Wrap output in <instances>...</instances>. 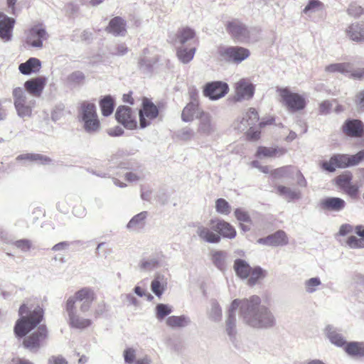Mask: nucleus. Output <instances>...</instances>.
I'll return each instance as SVG.
<instances>
[{
    "label": "nucleus",
    "instance_id": "obj_21",
    "mask_svg": "<svg viewBox=\"0 0 364 364\" xmlns=\"http://www.w3.org/2000/svg\"><path fill=\"white\" fill-rule=\"evenodd\" d=\"M105 31L115 36H124L127 33L126 21L120 16H115L109 21Z\"/></svg>",
    "mask_w": 364,
    "mask_h": 364
},
{
    "label": "nucleus",
    "instance_id": "obj_42",
    "mask_svg": "<svg viewBox=\"0 0 364 364\" xmlns=\"http://www.w3.org/2000/svg\"><path fill=\"white\" fill-rule=\"evenodd\" d=\"M326 334L331 342L337 346L342 347L346 344V341L341 335L331 328L326 329Z\"/></svg>",
    "mask_w": 364,
    "mask_h": 364
},
{
    "label": "nucleus",
    "instance_id": "obj_59",
    "mask_svg": "<svg viewBox=\"0 0 364 364\" xmlns=\"http://www.w3.org/2000/svg\"><path fill=\"white\" fill-rule=\"evenodd\" d=\"M15 245L23 251H28L31 247V242L28 240H20L15 242Z\"/></svg>",
    "mask_w": 364,
    "mask_h": 364
},
{
    "label": "nucleus",
    "instance_id": "obj_25",
    "mask_svg": "<svg viewBox=\"0 0 364 364\" xmlns=\"http://www.w3.org/2000/svg\"><path fill=\"white\" fill-rule=\"evenodd\" d=\"M197 235L202 240L209 243H218L220 241V236L215 232L210 225V228L199 225L197 228Z\"/></svg>",
    "mask_w": 364,
    "mask_h": 364
},
{
    "label": "nucleus",
    "instance_id": "obj_36",
    "mask_svg": "<svg viewBox=\"0 0 364 364\" xmlns=\"http://www.w3.org/2000/svg\"><path fill=\"white\" fill-rule=\"evenodd\" d=\"M195 36V31L189 27L181 28L178 29L176 33V38L182 45L185 44L188 41L193 39Z\"/></svg>",
    "mask_w": 364,
    "mask_h": 364
},
{
    "label": "nucleus",
    "instance_id": "obj_32",
    "mask_svg": "<svg viewBox=\"0 0 364 364\" xmlns=\"http://www.w3.org/2000/svg\"><path fill=\"white\" fill-rule=\"evenodd\" d=\"M18 161L27 160L29 161H35L41 164H48L51 162L50 158L40 154H23L17 156Z\"/></svg>",
    "mask_w": 364,
    "mask_h": 364
},
{
    "label": "nucleus",
    "instance_id": "obj_52",
    "mask_svg": "<svg viewBox=\"0 0 364 364\" xmlns=\"http://www.w3.org/2000/svg\"><path fill=\"white\" fill-rule=\"evenodd\" d=\"M350 166H356L364 161V149L358 151L354 155H348Z\"/></svg>",
    "mask_w": 364,
    "mask_h": 364
},
{
    "label": "nucleus",
    "instance_id": "obj_9",
    "mask_svg": "<svg viewBox=\"0 0 364 364\" xmlns=\"http://www.w3.org/2000/svg\"><path fill=\"white\" fill-rule=\"evenodd\" d=\"M14 106L21 117H29L32 112V106L27 102L26 95L21 87H16L13 90Z\"/></svg>",
    "mask_w": 364,
    "mask_h": 364
},
{
    "label": "nucleus",
    "instance_id": "obj_40",
    "mask_svg": "<svg viewBox=\"0 0 364 364\" xmlns=\"http://www.w3.org/2000/svg\"><path fill=\"white\" fill-rule=\"evenodd\" d=\"M277 192L278 194L285 197L288 200L298 199L299 198L301 194L299 191L281 185L277 187Z\"/></svg>",
    "mask_w": 364,
    "mask_h": 364
},
{
    "label": "nucleus",
    "instance_id": "obj_6",
    "mask_svg": "<svg viewBox=\"0 0 364 364\" xmlns=\"http://www.w3.org/2000/svg\"><path fill=\"white\" fill-rule=\"evenodd\" d=\"M218 52L223 60L235 63H241L250 55L248 49L240 46H221L218 48Z\"/></svg>",
    "mask_w": 364,
    "mask_h": 364
},
{
    "label": "nucleus",
    "instance_id": "obj_50",
    "mask_svg": "<svg viewBox=\"0 0 364 364\" xmlns=\"http://www.w3.org/2000/svg\"><path fill=\"white\" fill-rule=\"evenodd\" d=\"M246 120L247 125L255 124L259 120V115L255 108H250L246 114V117L243 118Z\"/></svg>",
    "mask_w": 364,
    "mask_h": 364
},
{
    "label": "nucleus",
    "instance_id": "obj_4",
    "mask_svg": "<svg viewBox=\"0 0 364 364\" xmlns=\"http://www.w3.org/2000/svg\"><path fill=\"white\" fill-rule=\"evenodd\" d=\"M280 102L291 112L303 110L306 106V99L303 95L291 91L288 87L278 88Z\"/></svg>",
    "mask_w": 364,
    "mask_h": 364
},
{
    "label": "nucleus",
    "instance_id": "obj_11",
    "mask_svg": "<svg viewBox=\"0 0 364 364\" xmlns=\"http://www.w3.org/2000/svg\"><path fill=\"white\" fill-rule=\"evenodd\" d=\"M115 118L119 123L127 129H134L137 126L136 117L132 109L127 106L121 105L118 107L115 112Z\"/></svg>",
    "mask_w": 364,
    "mask_h": 364
},
{
    "label": "nucleus",
    "instance_id": "obj_24",
    "mask_svg": "<svg viewBox=\"0 0 364 364\" xmlns=\"http://www.w3.org/2000/svg\"><path fill=\"white\" fill-rule=\"evenodd\" d=\"M257 242L266 245L282 246L288 243V238L284 231L279 230L267 237L259 239Z\"/></svg>",
    "mask_w": 364,
    "mask_h": 364
},
{
    "label": "nucleus",
    "instance_id": "obj_14",
    "mask_svg": "<svg viewBox=\"0 0 364 364\" xmlns=\"http://www.w3.org/2000/svg\"><path fill=\"white\" fill-rule=\"evenodd\" d=\"M209 225L217 233L223 237L233 239L236 237L235 228L229 223L219 218L211 219Z\"/></svg>",
    "mask_w": 364,
    "mask_h": 364
},
{
    "label": "nucleus",
    "instance_id": "obj_44",
    "mask_svg": "<svg viewBox=\"0 0 364 364\" xmlns=\"http://www.w3.org/2000/svg\"><path fill=\"white\" fill-rule=\"evenodd\" d=\"M216 211L222 215H229L231 212V206L227 200L223 198H218L215 201Z\"/></svg>",
    "mask_w": 364,
    "mask_h": 364
},
{
    "label": "nucleus",
    "instance_id": "obj_53",
    "mask_svg": "<svg viewBox=\"0 0 364 364\" xmlns=\"http://www.w3.org/2000/svg\"><path fill=\"white\" fill-rule=\"evenodd\" d=\"M350 166H356L364 161V149L358 151L354 155H348Z\"/></svg>",
    "mask_w": 364,
    "mask_h": 364
},
{
    "label": "nucleus",
    "instance_id": "obj_54",
    "mask_svg": "<svg viewBox=\"0 0 364 364\" xmlns=\"http://www.w3.org/2000/svg\"><path fill=\"white\" fill-rule=\"evenodd\" d=\"M346 243L351 248H363L364 247V242L360 238L355 236H350L347 239Z\"/></svg>",
    "mask_w": 364,
    "mask_h": 364
},
{
    "label": "nucleus",
    "instance_id": "obj_22",
    "mask_svg": "<svg viewBox=\"0 0 364 364\" xmlns=\"http://www.w3.org/2000/svg\"><path fill=\"white\" fill-rule=\"evenodd\" d=\"M15 20L0 12V38L4 41L11 39Z\"/></svg>",
    "mask_w": 364,
    "mask_h": 364
},
{
    "label": "nucleus",
    "instance_id": "obj_2",
    "mask_svg": "<svg viewBox=\"0 0 364 364\" xmlns=\"http://www.w3.org/2000/svg\"><path fill=\"white\" fill-rule=\"evenodd\" d=\"M18 314L21 317L16 321L14 331L17 337L22 338L43 321L44 309L40 305L29 308L23 304L19 307Z\"/></svg>",
    "mask_w": 364,
    "mask_h": 364
},
{
    "label": "nucleus",
    "instance_id": "obj_15",
    "mask_svg": "<svg viewBox=\"0 0 364 364\" xmlns=\"http://www.w3.org/2000/svg\"><path fill=\"white\" fill-rule=\"evenodd\" d=\"M323 169L329 172H333L336 168H344L350 166L348 154H334L329 161L321 163Z\"/></svg>",
    "mask_w": 364,
    "mask_h": 364
},
{
    "label": "nucleus",
    "instance_id": "obj_57",
    "mask_svg": "<svg viewBox=\"0 0 364 364\" xmlns=\"http://www.w3.org/2000/svg\"><path fill=\"white\" fill-rule=\"evenodd\" d=\"M321 284V282L318 278H311L306 283V290L308 292H314L316 287Z\"/></svg>",
    "mask_w": 364,
    "mask_h": 364
},
{
    "label": "nucleus",
    "instance_id": "obj_47",
    "mask_svg": "<svg viewBox=\"0 0 364 364\" xmlns=\"http://www.w3.org/2000/svg\"><path fill=\"white\" fill-rule=\"evenodd\" d=\"M172 311L170 306L166 304H159L156 307V316L159 320H162L165 316L169 315Z\"/></svg>",
    "mask_w": 364,
    "mask_h": 364
},
{
    "label": "nucleus",
    "instance_id": "obj_39",
    "mask_svg": "<svg viewBox=\"0 0 364 364\" xmlns=\"http://www.w3.org/2000/svg\"><path fill=\"white\" fill-rule=\"evenodd\" d=\"M196 117L200 120L199 131L203 133H209L211 131L210 117L208 113L203 111L198 112Z\"/></svg>",
    "mask_w": 364,
    "mask_h": 364
},
{
    "label": "nucleus",
    "instance_id": "obj_35",
    "mask_svg": "<svg viewBox=\"0 0 364 364\" xmlns=\"http://www.w3.org/2000/svg\"><path fill=\"white\" fill-rule=\"evenodd\" d=\"M352 68V65L350 63H339L327 65L325 70L330 73H340L344 74L351 72Z\"/></svg>",
    "mask_w": 364,
    "mask_h": 364
},
{
    "label": "nucleus",
    "instance_id": "obj_16",
    "mask_svg": "<svg viewBox=\"0 0 364 364\" xmlns=\"http://www.w3.org/2000/svg\"><path fill=\"white\" fill-rule=\"evenodd\" d=\"M343 133L350 137L359 138L364 134V124L359 119H348L342 126Z\"/></svg>",
    "mask_w": 364,
    "mask_h": 364
},
{
    "label": "nucleus",
    "instance_id": "obj_37",
    "mask_svg": "<svg viewBox=\"0 0 364 364\" xmlns=\"http://www.w3.org/2000/svg\"><path fill=\"white\" fill-rule=\"evenodd\" d=\"M265 276L264 272L259 267H252L248 275L247 284L249 286L255 285L260 279Z\"/></svg>",
    "mask_w": 364,
    "mask_h": 364
},
{
    "label": "nucleus",
    "instance_id": "obj_60",
    "mask_svg": "<svg viewBox=\"0 0 364 364\" xmlns=\"http://www.w3.org/2000/svg\"><path fill=\"white\" fill-rule=\"evenodd\" d=\"M261 132L259 131H254L251 128L246 132V139L248 141H257L260 138Z\"/></svg>",
    "mask_w": 364,
    "mask_h": 364
},
{
    "label": "nucleus",
    "instance_id": "obj_29",
    "mask_svg": "<svg viewBox=\"0 0 364 364\" xmlns=\"http://www.w3.org/2000/svg\"><path fill=\"white\" fill-rule=\"evenodd\" d=\"M201 110L199 109L198 102H190L183 109L181 114V118L184 122H191L194 119L196 114H198V112Z\"/></svg>",
    "mask_w": 364,
    "mask_h": 364
},
{
    "label": "nucleus",
    "instance_id": "obj_3",
    "mask_svg": "<svg viewBox=\"0 0 364 364\" xmlns=\"http://www.w3.org/2000/svg\"><path fill=\"white\" fill-rule=\"evenodd\" d=\"M79 114L84 122V129L87 132H97L100 127L96 106L88 101L82 102L78 107Z\"/></svg>",
    "mask_w": 364,
    "mask_h": 364
},
{
    "label": "nucleus",
    "instance_id": "obj_48",
    "mask_svg": "<svg viewBox=\"0 0 364 364\" xmlns=\"http://www.w3.org/2000/svg\"><path fill=\"white\" fill-rule=\"evenodd\" d=\"M151 287L152 291L160 297L165 289L166 284L160 281V277H157L152 281Z\"/></svg>",
    "mask_w": 364,
    "mask_h": 364
},
{
    "label": "nucleus",
    "instance_id": "obj_38",
    "mask_svg": "<svg viewBox=\"0 0 364 364\" xmlns=\"http://www.w3.org/2000/svg\"><path fill=\"white\" fill-rule=\"evenodd\" d=\"M285 153L284 149L259 146L257 151V156H263L266 157H275L283 155Z\"/></svg>",
    "mask_w": 364,
    "mask_h": 364
},
{
    "label": "nucleus",
    "instance_id": "obj_62",
    "mask_svg": "<svg viewBox=\"0 0 364 364\" xmlns=\"http://www.w3.org/2000/svg\"><path fill=\"white\" fill-rule=\"evenodd\" d=\"M344 192L346 193L351 197H356L358 193V187L356 185L350 183L347 188L343 189Z\"/></svg>",
    "mask_w": 364,
    "mask_h": 364
},
{
    "label": "nucleus",
    "instance_id": "obj_33",
    "mask_svg": "<svg viewBox=\"0 0 364 364\" xmlns=\"http://www.w3.org/2000/svg\"><path fill=\"white\" fill-rule=\"evenodd\" d=\"M345 351L352 356L364 355V343L359 342H350L344 345Z\"/></svg>",
    "mask_w": 364,
    "mask_h": 364
},
{
    "label": "nucleus",
    "instance_id": "obj_45",
    "mask_svg": "<svg viewBox=\"0 0 364 364\" xmlns=\"http://www.w3.org/2000/svg\"><path fill=\"white\" fill-rule=\"evenodd\" d=\"M353 176L351 173L346 172L343 174L338 176L336 178V183L343 190L347 188V186L351 183Z\"/></svg>",
    "mask_w": 364,
    "mask_h": 364
},
{
    "label": "nucleus",
    "instance_id": "obj_28",
    "mask_svg": "<svg viewBox=\"0 0 364 364\" xmlns=\"http://www.w3.org/2000/svg\"><path fill=\"white\" fill-rule=\"evenodd\" d=\"M41 69V62L36 58H30L25 63H21L18 65L19 72L26 75L38 73Z\"/></svg>",
    "mask_w": 364,
    "mask_h": 364
},
{
    "label": "nucleus",
    "instance_id": "obj_26",
    "mask_svg": "<svg viewBox=\"0 0 364 364\" xmlns=\"http://www.w3.org/2000/svg\"><path fill=\"white\" fill-rule=\"evenodd\" d=\"M319 205L323 210L337 212L344 208L346 202L340 198L329 197L321 200Z\"/></svg>",
    "mask_w": 364,
    "mask_h": 364
},
{
    "label": "nucleus",
    "instance_id": "obj_64",
    "mask_svg": "<svg viewBox=\"0 0 364 364\" xmlns=\"http://www.w3.org/2000/svg\"><path fill=\"white\" fill-rule=\"evenodd\" d=\"M48 364H68V362L62 356H53L48 360Z\"/></svg>",
    "mask_w": 364,
    "mask_h": 364
},
{
    "label": "nucleus",
    "instance_id": "obj_63",
    "mask_svg": "<svg viewBox=\"0 0 364 364\" xmlns=\"http://www.w3.org/2000/svg\"><path fill=\"white\" fill-rule=\"evenodd\" d=\"M355 104L360 109L364 111V90L357 94Z\"/></svg>",
    "mask_w": 364,
    "mask_h": 364
},
{
    "label": "nucleus",
    "instance_id": "obj_13",
    "mask_svg": "<svg viewBox=\"0 0 364 364\" xmlns=\"http://www.w3.org/2000/svg\"><path fill=\"white\" fill-rule=\"evenodd\" d=\"M226 30L231 37L237 41H243L250 38V31L247 26L237 19L227 22Z\"/></svg>",
    "mask_w": 364,
    "mask_h": 364
},
{
    "label": "nucleus",
    "instance_id": "obj_34",
    "mask_svg": "<svg viewBox=\"0 0 364 364\" xmlns=\"http://www.w3.org/2000/svg\"><path fill=\"white\" fill-rule=\"evenodd\" d=\"M196 51V48L180 47L176 50V56L181 63H188L193 59Z\"/></svg>",
    "mask_w": 364,
    "mask_h": 364
},
{
    "label": "nucleus",
    "instance_id": "obj_43",
    "mask_svg": "<svg viewBox=\"0 0 364 364\" xmlns=\"http://www.w3.org/2000/svg\"><path fill=\"white\" fill-rule=\"evenodd\" d=\"M235 216L237 218V220H239L241 223V226L243 230H248L249 228H245V226L243 225V223H251V218L245 210L241 209V208H237L235 210Z\"/></svg>",
    "mask_w": 364,
    "mask_h": 364
},
{
    "label": "nucleus",
    "instance_id": "obj_56",
    "mask_svg": "<svg viewBox=\"0 0 364 364\" xmlns=\"http://www.w3.org/2000/svg\"><path fill=\"white\" fill-rule=\"evenodd\" d=\"M210 316L214 321L220 320L222 317V309L218 304L215 303L212 305Z\"/></svg>",
    "mask_w": 364,
    "mask_h": 364
},
{
    "label": "nucleus",
    "instance_id": "obj_61",
    "mask_svg": "<svg viewBox=\"0 0 364 364\" xmlns=\"http://www.w3.org/2000/svg\"><path fill=\"white\" fill-rule=\"evenodd\" d=\"M124 356L126 363H132L135 359V350L132 348H127L124 350Z\"/></svg>",
    "mask_w": 364,
    "mask_h": 364
},
{
    "label": "nucleus",
    "instance_id": "obj_55",
    "mask_svg": "<svg viewBox=\"0 0 364 364\" xmlns=\"http://www.w3.org/2000/svg\"><path fill=\"white\" fill-rule=\"evenodd\" d=\"M68 79L72 83L80 84L84 81L85 75L82 72L75 71L71 73Z\"/></svg>",
    "mask_w": 364,
    "mask_h": 364
},
{
    "label": "nucleus",
    "instance_id": "obj_58",
    "mask_svg": "<svg viewBox=\"0 0 364 364\" xmlns=\"http://www.w3.org/2000/svg\"><path fill=\"white\" fill-rule=\"evenodd\" d=\"M323 6V4L318 0H310L309 4L304 9V13H307L309 11H314Z\"/></svg>",
    "mask_w": 364,
    "mask_h": 364
},
{
    "label": "nucleus",
    "instance_id": "obj_18",
    "mask_svg": "<svg viewBox=\"0 0 364 364\" xmlns=\"http://www.w3.org/2000/svg\"><path fill=\"white\" fill-rule=\"evenodd\" d=\"M242 306V299H234L228 310V316L226 320V331L230 336L235 335L236 326L235 311L240 308V314L241 315V308Z\"/></svg>",
    "mask_w": 364,
    "mask_h": 364
},
{
    "label": "nucleus",
    "instance_id": "obj_7",
    "mask_svg": "<svg viewBox=\"0 0 364 364\" xmlns=\"http://www.w3.org/2000/svg\"><path fill=\"white\" fill-rule=\"evenodd\" d=\"M48 335L46 326L40 325L35 331L24 338L23 346L30 350H36L41 347L42 342L48 338Z\"/></svg>",
    "mask_w": 364,
    "mask_h": 364
},
{
    "label": "nucleus",
    "instance_id": "obj_12",
    "mask_svg": "<svg viewBox=\"0 0 364 364\" xmlns=\"http://www.w3.org/2000/svg\"><path fill=\"white\" fill-rule=\"evenodd\" d=\"M65 310L69 316L70 325L76 328H85L92 323L91 320L82 318L80 316L77 308L73 307V302L70 301L68 304H65Z\"/></svg>",
    "mask_w": 364,
    "mask_h": 364
},
{
    "label": "nucleus",
    "instance_id": "obj_1",
    "mask_svg": "<svg viewBox=\"0 0 364 364\" xmlns=\"http://www.w3.org/2000/svg\"><path fill=\"white\" fill-rule=\"evenodd\" d=\"M241 316L254 328H270L275 324L273 314L267 306L261 305V299L257 295L242 299Z\"/></svg>",
    "mask_w": 364,
    "mask_h": 364
},
{
    "label": "nucleus",
    "instance_id": "obj_31",
    "mask_svg": "<svg viewBox=\"0 0 364 364\" xmlns=\"http://www.w3.org/2000/svg\"><path fill=\"white\" fill-rule=\"evenodd\" d=\"M102 114L105 117L111 115L114 111L115 102L111 95H106L99 102Z\"/></svg>",
    "mask_w": 364,
    "mask_h": 364
},
{
    "label": "nucleus",
    "instance_id": "obj_23",
    "mask_svg": "<svg viewBox=\"0 0 364 364\" xmlns=\"http://www.w3.org/2000/svg\"><path fill=\"white\" fill-rule=\"evenodd\" d=\"M254 92V85L247 79H241L235 85V95L237 100L250 99Z\"/></svg>",
    "mask_w": 364,
    "mask_h": 364
},
{
    "label": "nucleus",
    "instance_id": "obj_30",
    "mask_svg": "<svg viewBox=\"0 0 364 364\" xmlns=\"http://www.w3.org/2000/svg\"><path fill=\"white\" fill-rule=\"evenodd\" d=\"M234 270L237 277L241 279H247L252 267L245 260L237 259L234 262Z\"/></svg>",
    "mask_w": 364,
    "mask_h": 364
},
{
    "label": "nucleus",
    "instance_id": "obj_8",
    "mask_svg": "<svg viewBox=\"0 0 364 364\" xmlns=\"http://www.w3.org/2000/svg\"><path fill=\"white\" fill-rule=\"evenodd\" d=\"M159 115L158 107L148 98L142 100V108L139 110V124L141 128L149 126L151 121Z\"/></svg>",
    "mask_w": 364,
    "mask_h": 364
},
{
    "label": "nucleus",
    "instance_id": "obj_20",
    "mask_svg": "<svg viewBox=\"0 0 364 364\" xmlns=\"http://www.w3.org/2000/svg\"><path fill=\"white\" fill-rule=\"evenodd\" d=\"M273 174L280 177H291V174H294V178L296 179V183L298 186L301 187H306L307 186V182L301 172L291 166H286L275 169Z\"/></svg>",
    "mask_w": 364,
    "mask_h": 364
},
{
    "label": "nucleus",
    "instance_id": "obj_51",
    "mask_svg": "<svg viewBox=\"0 0 364 364\" xmlns=\"http://www.w3.org/2000/svg\"><path fill=\"white\" fill-rule=\"evenodd\" d=\"M347 12L353 18H358L363 14V9L360 6L353 3L350 4Z\"/></svg>",
    "mask_w": 364,
    "mask_h": 364
},
{
    "label": "nucleus",
    "instance_id": "obj_27",
    "mask_svg": "<svg viewBox=\"0 0 364 364\" xmlns=\"http://www.w3.org/2000/svg\"><path fill=\"white\" fill-rule=\"evenodd\" d=\"M346 32L352 41L364 42V22L350 24L346 28Z\"/></svg>",
    "mask_w": 364,
    "mask_h": 364
},
{
    "label": "nucleus",
    "instance_id": "obj_10",
    "mask_svg": "<svg viewBox=\"0 0 364 364\" xmlns=\"http://www.w3.org/2000/svg\"><path fill=\"white\" fill-rule=\"evenodd\" d=\"M229 91V87L226 82L214 81L207 83L203 90V95L212 100H218L224 97Z\"/></svg>",
    "mask_w": 364,
    "mask_h": 364
},
{
    "label": "nucleus",
    "instance_id": "obj_41",
    "mask_svg": "<svg viewBox=\"0 0 364 364\" xmlns=\"http://www.w3.org/2000/svg\"><path fill=\"white\" fill-rule=\"evenodd\" d=\"M166 323L171 328H181L186 326L188 320L184 316H171L166 319Z\"/></svg>",
    "mask_w": 364,
    "mask_h": 364
},
{
    "label": "nucleus",
    "instance_id": "obj_5",
    "mask_svg": "<svg viewBox=\"0 0 364 364\" xmlns=\"http://www.w3.org/2000/svg\"><path fill=\"white\" fill-rule=\"evenodd\" d=\"M97 299V295L92 288L82 287L75 291L73 296H70L65 304H68L70 301L73 302V307H76V303L80 304L79 311L82 313L88 311L93 301Z\"/></svg>",
    "mask_w": 364,
    "mask_h": 364
},
{
    "label": "nucleus",
    "instance_id": "obj_19",
    "mask_svg": "<svg viewBox=\"0 0 364 364\" xmlns=\"http://www.w3.org/2000/svg\"><path fill=\"white\" fill-rule=\"evenodd\" d=\"M47 78L38 76L31 78L24 83L25 90L34 97H40L46 85Z\"/></svg>",
    "mask_w": 364,
    "mask_h": 364
},
{
    "label": "nucleus",
    "instance_id": "obj_49",
    "mask_svg": "<svg viewBox=\"0 0 364 364\" xmlns=\"http://www.w3.org/2000/svg\"><path fill=\"white\" fill-rule=\"evenodd\" d=\"M212 260L220 269L225 268V254L222 251H215L212 254Z\"/></svg>",
    "mask_w": 364,
    "mask_h": 364
},
{
    "label": "nucleus",
    "instance_id": "obj_17",
    "mask_svg": "<svg viewBox=\"0 0 364 364\" xmlns=\"http://www.w3.org/2000/svg\"><path fill=\"white\" fill-rule=\"evenodd\" d=\"M48 34L41 24L36 25L29 30L26 42L33 47L43 46V41L47 39Z\"/></svg>",
    "mask_w": 364,
    "mask_h": 364
},
{
    "label": "nucleus",
    "instance_id": "obj_46",
    "mask_svg": "<svg viewBox=\"0 0 364 364\" xmlns=\"http://www.w3.org/2000/svg\"><path fill=\"white\" fill-rule=\"evenodd\" d=\"M147 213L146 211L141 212L140 213L134 216L129 222L127 227L129 228H135L137 226H141L146 219Z\"/></svg>",
    "mask_w": 364,
    "mask_h": 364
}]
</instances>
